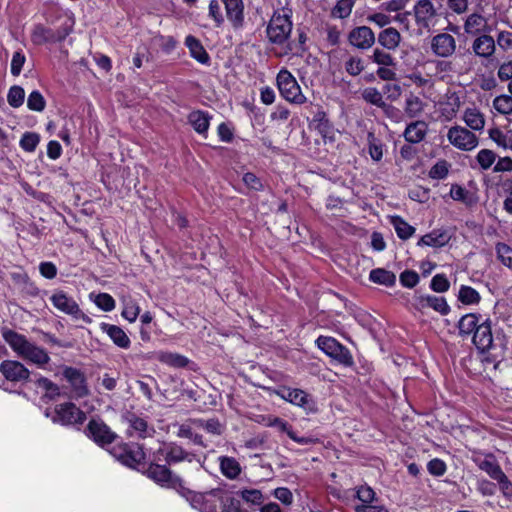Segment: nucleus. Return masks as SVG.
Here are the masks:
<instances>
[{"instance_id": "f257e3e1", "label": "nucleus", "mask_w": 512, "mask_h": 512, "mask_svg": "<svg viewBox=\"0 0 512 512\" xmlns=\"http://www.w3.org/2000/svg\"><path fill=\"white\" fill-rule=\"evenodd\" d=\"M2 337L13 352L23 360L36 365L38 368H45L51 360L48 352L44 348L28 340L23 334L4 327L2 328Z\"/></svg>"}, {"instance_id": "f03ea898", "label": "nucleus", "mask_w": 512, "mask_h": 512, "mask_svg": "<svg viewBox=\"0 0 512 512\" xmlns=\"http://www.w3.org/2000/svg\"><path fill=\"white\" fill-rule=\"evenodd\" d=\"M183 496L200 512H230L228 508L234 506V499L219 488L205 493L186 491Z\"/></svg>"}, {"instance_id": "7ed1b4c3", "label": "nucleus", "mask_w": 512, "mask_h": 512, "mask_svg": "<svg viewBox=\"0 0 512 512\" xmlns=\"http://www.w3.org/2000/svg\"><path fill=\"white\" fill-rule=\"evenodd\" d=\"M292 11L288 8H282L274 12L267 26V37L275 44H283L292 31Z\"/></svg>"}, {"instance_id": "20e7f679", "label": "nucleus", "mask_w": 512, "mask_h": 512, "mask_svg": "<svg viewBox=\"0 0 512 512\" xmlns=\"http://www.w3.org/2000/svg\"><path fill=\"white\" fill-rule=\"evenodd\" d=\"M473 462L478 468L489 475L490 478L497 481L504 494L512 491V484L505 475L495 456L492 453L482 455L475 453L472 457Z\"/></svg>"}, {"instance_id": "39448f33", "label": "nucleus", "mask_w": 512, "mask_h": 512, "mask_svg": "<svg viewBox=\"0 0 512 512\" xmlns=\"http://www.w3.org/2000/svg\"><path fill=\"white\" fill-rule=\"evenodd\" d=\"M317 347L327 356L345 367H351L354 359L347 347L333 337L319 336L316 340Z\"/></svg>"}, {"instance_id": "423d86ee", "label": "nucleus", "mask_w": 512, "mask_h": 512, "mask_svg": "<svg viewBox=\"0 0 512 512\" xmlns=\"http://www.w3.org/2000/svg\"><path fill=\"white\" fill-rule=\"evenodd\" d=\"M111 455L127 467L137 469L145 461V452L137 443H119L111 451Z\"/></svg>"}, {"instance_id": "0eeeda50", "label": "nucleus", "mask_w": 512, "mask_h": 512, "mask_svg": "<svg viewBox=\"0 0 512 512\" xmlns=\"http://www.w3.org/2000/svg\"><path fill=\"white\" fill-rule=\"evenodd\" d=\"M277 87L280 95L288 102L303 104L306 97L301 91L295 77L287 70L281 69L276 77Z\"/></svg>"}, {"instance_id": "6e6552de", "label": "nucleus", "mask_w": 512, "mask_h": 512, "mask_svg": "<svg viewBox=\"0 0 512 512\" xmlns=\"http://www.w3.org/2000/svg\"><path fill=\"white\" fill-rule=\"evenodd\" d=\"M49 299L58 311L71 316L75 320H82L85 323L92 322V319L80 309L74 298L63 290H55Z\"/></svg>"}, {"instance_id": "1a4fd4ad", "label": "nucleus", "mask_w": 512, "mask_h": 512, "mask_svg": "<svg viewBox=\"0 0 512 512\" xmlns=\"http://www.w3.org/2000/svg\"><path fill=\"white\" fill-rule=\"evenodd\" d=\"M163 460L168 465H174L180 462H193L196 459V455L192 452L186 451L182 446L177 443L170 442L164 444L163 447L159 448L154 454V460Z\"/></svg>"}, {"instance_id": "9d476101", "label": "nucleus", "mask_w": 512, "mask_h": 512, "mask_svg": "<svg viewBox=\"0 0 512 512\" xmlns=\"http://www.w3.org/2000/svg\"><path fill=\"white\" fill-rule=\"evenodd\" d=\"M415 23L421 29L429 30L441 16L431 0H418L413 7Z\"/></svg>"}, {"instance_id": "9b49d317", "label": "nucleus", "mask_w": 512, "mask_h": 512, "mask_svg": "<svg viewBox=\"0 0 512 512\" xmlns=\"http://www.w3.org/2000/svg\"><path fill=\"white\" fill-rule=\"evenodd\" d=\"M85 434L100 447L112 444L117 438V434L100 418H93L88 422Z\"/></svg>"}, {"instance_id": "f8f14e48", "label": "nucleus", "mask_w": 512, "mask_h": 512, "mask_svg": "<svg viewBox=\"0 0 512 512\" xmlns=\"http://www.w3.org/2000/svg\"><path fill=\"white\" fill-rule=\"evenodd\" d=\"M52 420L62 425L81 424L86 414L73 403L59 404L55 407Z\"/></svg>"}, {"instance_id": "ddd939ff", "label": "nucleus", "mask_w": 512, "mask_h": 512, "mask_svg": "<svg viewBox=\"0 0 512 512\" xmlns=\"http://www.w3.org/2000/svg\"><path fill=\"white\" fill-rule=\"evenodd\" d=\"M448 141L456 148L463 151H470L477 147L478 137L461 126H454L448 130Z\"/></svg>"}, {"instance_id": "4468645a", "label": "nucleus", "mask_w": 512, "mask_h": 512, "mask_svg": "<svg viewBox=\"0 0 512 512\" xmlns=\"http://www.w3.org/2000/svg\"><path fill=\"white\" fill-rule=\"evenodd\" d=\"M277 395L285 401L303 408L308 413L317 410L313 398L301 389L283 387L277 391Z\"/></svg>"}, {"instance_id": "2eb2a0df", "label": "nucleus", "mask_w": 512, "mask_h": 512, "mask_svg": "<svg viewBox=\"0 0 512 512\" xmlns=\"http://www.w3.org/2000/svg\"><path fill=\"white\" fill-rule=\"evenodd\" d=\"M123 418L128 425L127 434L130 437L145 439L155 434L154 427L145 418L131 412L126 413Z\"/></svg>"}, {"instance_id": "dca6fc26", "label": "nucleus", "mask_w": 512, "mask_h": 512, "mask_svg": "<svg viewBox=\"0 0 512 512\" xmlns=\"http://www.w3.org/2000/svg\"><path fill=\"white\" fill-rule=\"evenodd\" d=\"M0 373L10 382L23 383L30 379V371L16 360H4L0 364Z\"/></svg>"}, {"instance_id": "f3484780", "label": "nucleus", "mask_w": 512, "mask_h": 512, "mask_svg": "<svg viewBox=\"0 0 512 512\" xmlns=\"http://www.w3.org/2000/svg\"><path fill=\"white\" fill-rule=\"evenodd\" d=\"M67 34L68 33L65 30H54L52 28L45 27L42 24H37L34 26L31 32V41L35 45L56 43L63 41L66 38Z\"/></svg>"}, {"instance_id": "a211bd4d", "label": "nucleus", "mask_w": 512, "mask_h": 512, "mask_svg": "<svg viewBox=\"0 0 512 512\" xmlns=\"http://www.w3.org/2000/svg\"><path fill=\"white\" fill-rule=\"evenodd\" d=\"M431 51L441 58H448L456 51V39L448 33H439L431 39Z\"/></svg>"}, {"instance_id": "6ab92c4d", "label": "nucleus", "mask_w": 512, "mask_h": 512, "mask_svg": "<svg viewBox=\"0 0 512 512\" xmlns=\"http://www.w3.org/2000/svg\"><path fill=\"white\" fill-rule=\"evenodd\" d=\"M64 378L69 382L73 396L82 398L88 395L89 390L84 374L73 367H66L63 371Z\"/></svg>"}, {"instance_id": "aec40b11", "label": "nucleus", "mask_w": 512, "mask_h": 512, "mask_svg": "<svg viewBox=\"0 0 512 512\" xmlns=\"http://www.w3.org/2000/svg\"><path fill=\"white\" fill-rule=\"evenodd\" d=\"M463 29L465 34L473 37L484 33H491L492 31L488 18L479 13H472L468 15L464 20Z\"/></svg>"}, {"instance_id": "412c9836", "label": "nucleus", "mask_w": 512, "mask_h": 512, "mask_svg": "<svg viewBox=\"0 0 512 512\" xmlns=\"http://www.w3.org/2000/svg\"><path fill=\"white\" fill-rule=\"evenodd\" d=\"M348 41L358 49L367 50L375 43V35L370 27L359 26L350 31Z\"/></svg>"}, {"instance_id": "4be33fe9", "label": "nucleus", "mask_w": 512, "mask_h": 512, "mask_svg": "<svg viewBox=\"0 0 512 512\" xmlns=\"http://www.w3.org/2000/svg\"><path fill=\"white\" fill-rule=\"evenodd\" d=\"M472 341L476 348L481 352H485L492 347L493 335L491 330V321L489 319H486L477 326L473 333Z\"/></svg>"}, {"instance_id": "5701e85b", "label": "nucleus", "mask_w": 512, "mask_h": 512, "mask_svg": "<svg viewBox=\"0 0 512 512\" xmlns=\"http://www.w3.org/2000/svg\"><path fill=\"white\" fill-rule=\"evenodd\" d=\"M471 47L476 56L489 59L496 51V42L490 33H484L475 37Z\"/></svg>"}, {"instance_id": "b1692460", "label": "nucleus", "mask_w": 512, "mask_h": 512, "mask_svg": "<svg viewBox=\"0 0 512 512\" xmlns=\"http://www.w3.org/2000/svg\"><path fill=\"white\" fill-rule=\"evenodd\" d=\"M148 478L164 487L174 486L176 479L173 477L171 470L166 465L151 463L147 469Z\"/></svg>"}, {"instance_id": "393cba45", "label": "nucleus", "mask_w": 512, "mask_h": 512, "mask_svg": "<svg viewBox=\"0 0 512 512\" xmlns=\"http://www.w3.org/2000/svg\"><path fill=\"white\" fill-rule=\"evenodd\" d=\"M225 5L226 17L234 29L244 25V4L242 0H221Z\"/></svg>"}, {"instance_id": "a878e982", "label": "nucleus", "mask_w": 512, "mask_h": 512, "mask_svg": "<svg viewBox=\"0 0 512 512\" xmlns=\"http://www.w3.org/2000/svg\"><path fill=\"white\" fill-rule=\"evenodd\" d=\"M428 133V124L423 120L410 122L404 132L403 137L409 144H418L422 142Z\"/></svg>"}, {"instance_id": "bb28decb", "label": "nucleus", "mask_w": 512, "mask_h": 512, "mask_svg": "<svg viewBox=\"0 0 512 512\" xmlns=\"http://www.w3.org/2000/svg\"><path fill=\"white\" fill-rule=\"evenodd\" d=\"M417 301L421 309L431 308L441 315H447L450 312V306L442 296L427 294L419 296Z\"/></svg>"}, {"instance_id": "cd10ccee", "label": "nucleus", "mask_w": 512, "mask_h": 512, "mask_svg": "<svg viewBox=\"0 0 512 512\" xmlns=\"http://www.w3.org/2000/svg\"><path fill=\"white\" fill-rule=\"evenodd\" d=\"M362 99L376 107L382 108L387 116L390 112L398 113V109L392 105L386 104L381 92L375 87H367L361 93Z\"/></svg>"}, {"instance_id": "c85d7f7f", "label": "nucleus", "mask_w": 512, "mask_h": 512, "mask_svg": "<svg viewBox=\"0 0 512 512\" xmlns=\"http://www.w3.org/2000/svg\"><path fill=\"white\" fill-rule=\"evenodd\" d=\"M100 329L106 333L119 348L128 349L130 347L131 341L121 327L103 322L100 324Z\"/></svg>"}, {"instance_id": "c756f323", "label": "nucleus", "mask_w": 512, "mask_h": 512, "mask_svg": "<svg viewBox=\"0 0 512 512\" xmlns=\"http://www.w3.org/2000/svg\"><path fill=\"white\" fill-rule=\"evenodd\" d=\"M271 427H276L279 431L285 432L290 439L295 441L296 443L300 445H309L315 443L317 440L312 437H299L296 435V433L293 431L291 426L288 424V422L284 421L281 418L274 417L269 419V422L267 424Z\"/></svg>"}, {"instance_id": "7c9ffc66", "label": "nucleus", "mask_w": 512, "mask_h": 512, "mask_svg": "<svg viewBox=\"0 0 512 512\" xmlns=\"http://www.w3.org/2000/svg\"><path fill=\"white\" fill-rule=\"evenodd\" d=\"M400 32L393 27L383 29L378 34V43L385 49L395 51L401 43Z\"/></svg>"}, {"instance_id": "2f4dec72", "label": "nucleus", "mask_w": 512, "mask_h": 512, "mask_svg": "<svg viewBox=\"0 0 512 512\" xmlns=\"http://www.w3.org/2000/svg\"><path fill=\"white\" fill-rule=\"evenodd\" d=\"M185 45L188 47L191 57L196 61L205 65L209 64L210 56L197 38L188 35L185 39Z\"/></svg>"}, {"instance_id": "473e14b6", "label": "nucleus", "mask_w": 512, "mask_h": 512, "mask_svg": "<svg viewBox=\"0 0 512 512\" xmlns=\"http://www.w3.org/2000/svg\"><path fill=\"white\" fill-rule=\"evenodd\" d=\"M313 123L315 130L323 137L324 142L334 141V129L325 112H318L313 118Z\"/></svg>"}, {"instance_id": "72a5a7b5", "label": "nucleus", "mask_w": 512, "mask_h": 512, "mask_svg": "<svg viewBox=\"0 0 512 512\" xmlns=\"http://www.w3.org/2000/svg\"><path fill=\"white\" fill-rule=\"evenodd\" d=\"M211 116L208 112L201 110L192 111L188 115V122L194 128V130L201 135H205L210 126Z\"/></svg>"}, {"instance_id": "f704fd0d", "label": "nucleus", "mask_w": 512, "mask_h": 512, "mask_svg": "<svg viewBox=\"0 0 512 512\" xmlns=\"http://www.w3.org/2000/svg\"><path fill=\"white\" fill-rule=\"evenodd\" d=\"M425 103L417 95L410 93L406 96L404 113L408 118L414 119L422 114Z\"/></svg>"}, {"instance_id": "c9c22d12", "label": "nucleus", "mask_w": 512, "mask_h": 512, "mask_svg": "<svg viewBox=\"0 0 512 512\" xmlns=\"http://www.w3.org/2000/svg\"><path fill=\"white\" fill-rule=\"evenodd\" d=\"M450 196L453 200L464 203L467 206H473L478 201L474 192H471L458 184H453L451 186Z\"/></svg>"}, {"instance_id": "e433bc0d", "label": "nucleus", "mask_w": 512, "mask_h": 512, "mask_svg": "<svg viewBox=\"0 0 512 512\" xmlns=\"http://www.w3.org/2000/svg\"><path fill=\"white\" fill-rule=\"evenodd\" d=\"M219 463L220 470L225 477L229 479H235L240 475L241 466L235 458L221 456L219 457Z\"/></svg>"}, {"instance_id": "4c0bfd02", "label": "nucleus", "mask_w": 512, "mask_h": 512, "mask_svg": "<svg viewBox=\"0 0 512 512\" xmlns=\"http://www.w3.org/2000/svg\"><path fill=\"white\" fill-rule=\"evenodd\" d=\"M369 280L379 285L391 287L396 282V276L389 270L376 268L370 271Z\"/></svg>"}, {"instance_id": "58836bf2", "label": "nucleus", "mask_w": 512, "mask_h": 512, "mask_svg": "<svg viewBox=\"0 0 512 512\" xmlns=\"http://www.w3.org/2000/svg\"><path fill=\"white\" fill-rule=\"evenodd\" d=\"M463 120L468 127L475 131H481L485 126L484 115L476 108H467Z\"/></svg>"}, {"instance_id": "ea45409f", "label": "nucleus", "mask_w": 512, "mask_h": 512, "mask_svg": "<svg viewBox=\"0 0 512 512\" xmlns=\"http://www.w3.org/2000/svg\"><path fill=\"white\" fill-rule=\"evenodd\" d=\"M449 240V237L440 231L434 230L428 234L422 236L417 245L418 246H430V247H442Z\"/></svg>"}, {"instance_id": "a19ab883", "label": "nucleus", "mask_w": 512, "mask_h": 512, "mask_svg": "<svg viewBox=\"0 0 512 512\" xmlns=\"http://www.w3.org/2000/svg\"><path fill=\"white\" fill-rule=\"evenodd\" d=\"M390 223L394 227L397 236L402 240L409 239L415 233V228L400 216H392Z\"/></svg>"}, {"instance_id": "79ce46f5", "label": "nucleus", "mask_w": 512, "mask_h": 512, "mask_svg": "<svg viewBox=\"0 0 512 512\" xmlns=\"http://www.w3.org/2000/svg\"><path fill=\"white\" fill-rule=\"evenodd\" d=\"M479 322V318L476 314L470 313L461 317L458 322L459 334L461 336L470 335L474 333Z\"/></svg>"}, {"instance_id": "37998d69", "label": "nucleus", "mask_w": 512, "mask_h": 512, "mask_svg": "<svg viewBox=\"0 0 512 512\" xmlns=\"http://www.w3.org/2000/svg\"><path fill=\"white\" fill-rule=\"evenodd\" d=\"M157 359L173 367H185L188 364V359L185 356L171 352L161 351L157 354Z\"/></svg>"}, {"instance_id": "c03bdc74", "label": "nucleus", "mask_w": 512, "mask_h": 512, "mask_svg": "<svg viewBox=\"0 0 512 512\" xmlns=\"http://www.w3.org/2000/svg\"><path fill=\"white\" fill-rule=\"evenodd\" d=\"M458 300L465 305L478 304L481 296L474 288L462 285L459 289Z\"/></svg>"}, {"instance_id": "a18cd8bd", "label": "nucleus", "mask_w": 512, "mask_h": 512, "mask_svg": "<svg viewBox=\"0 0 512 512\" xmlns=\"http://www.w3.org/2000/svg\"><path fill=\"white\" fill-rule=\"evenodd\" d=\"M237 494L241 497V499L251 505L260 506L263 504L264 496L262 491L259 489H242L237 492Z\"/></svg>"}, {"instance_id": "49530a36", "label": "nucleus", "mask_w": 512, "mask_h": 512, "mask_svg": "<svg viewBox=\"0 0 512 512\" xmlns=\"http://www.w3.org/2000/svg\"><path fill=\"white\" fill-rule=\"evenodd\" d=\"M371 60L379 66H396L395 58L383 49L376 48L370 56Z\"/></svg>"}, {"instance_id": "de8ad7c7", "label": "nucleus", "mask_w": 512, "mask_h": 512, "mask_svg": "<svg viewBox=\"0 0 512 512\" xmlns=\"http://www.w3.org/2000/svg\"><path fill=\"white\" fill-rule=\"evenodd\" d=\"M493 108L500 114H512V95H499L493 100Z\"/></svg>"}, {"instance_id": "09e8293b", "label": "nucleus", "mask_w": 512, "mask_h": 512, "mask_svg": "<svg viewBox=\"0 0 512 512\" xmlns=\"http://www.w3.org/2000/svg\"><path fill=\"white\" fill-rule=\"evenodd\" d=\"M35 383L38 388L45 390V397L50 400L55 399L60 394L59 387L46 377H39Z\"/></svg>"}, {"instance_id": "8fccbe9b", "label": "nucleus", "mask_w": 512, "mask_h": 512, "mask_svg": "<svg viewBox=\"0 0 512 512\" xmlns=\"http://www.w3.org/2000/svg\"><path fill=\"white\" fill-rule=\"evenodd\" d=\"M25 99V91L21 86L14 85L10 87L7 94V102L13 108H19L23 105Z\"/></svg>"}, {"instance_id": "3c124183", "label": "nucleus", "mask_w": 512, "mask_h": 512, "mask_svg": "<svg viewBox=\"0 0 512 512\" xmlns=\"http://www.w3.org/2000/svg\"><path fill=\"white\" fill-rule=\"evenodd\" d=\"M354 6V0H339L332 9V16L344 19L350 16Z\"/></svg>"}, {"instance_id": "603ef678", "label": "nucleus", "mask_w": 512, "mask_h": 512, "mask_svg": "<svg viewBox=\"0 0 512 512\" xmlns=\"http://www.w3.org/2000/svg\"><path fill=\"white\" fill-rule=\"evenodd\" d=\"M368 152L374 161H380L383 157V144L373 133L368 134Z\"/></svg>"}, {"instance_id": "864d4df0", "label": "nucleus", "mask_w": 512, "mask_h": 512, "mask_svg": "<svg viewBox=\"0 0 512 512\" xmlns=\"http://www.w3.org/2000/svg\"><path fill=\"white\" fill-rule=\"evenodd\" d=\"M40 142V136L35 132H26L22 135L19 145L26 152H34Z\"/></svg>"}, {"instance_id": "5fc2aeb1", "label": "nucleus", "mask_w": 512, "mask_h": 512, "mask_svg": "<svg viewBox=\"0 0 512 512\" xmlns=\"http://www.w3.org/2000/svg\"><path fill=\"white\" fill-rule=\"evenodd\" d=\"M27 107L32 111L42 112L46 107V100L38 90H34L28 96Z\"/></svg>"}, {"instance_id": "6e6d98bb", "label": "nucleus", "mask_w": 512, "mask_h": 512, "mask_svg": "<svg viewBox=\"0 0 512 512\" xmlns=\"http://www.w3.org/2000/svg\"><path fill=\"white\" fill-rule=\"evenodd\" d=\"M495 249L499 261L504 266L512 269V248L505 243H497Z\"/></svg>"}, {"instance_id": "4d7b16f0", "label": "nucleus", "mask_w": 512, "mask_h": 512, "mask_svg": "<svg viewBox=\"0 0 512 512\" xmlns=\"http://www.w3.org/2000/svg\"><path fill=\"white\" fill-rule=\"evenodd\" d=\"M364 69V63L360 57L350 56L345 62V71L351 76L360 75Z\"/></svg>"}, {"instance_id": "13d9d810", "label": "nucleus", "mask_w": 512, "mask_h": 512, "mask_svg": "<svg viewBox=\"0 0 512 512\" xmlns=\"http://www.w3.org/2000/svg\"><path fill=\"white\" fill-rule=\"evenodd\" d=\"M477 162L483 170L489 169L495 162L496 154L489 149H482L476 156Z\"/></svg>"}, {"instance_id": "bf43d9fd", "label": "nucleus", "mask_w": 512, "mask_h": 512, "mask_svg": "<svg viewBox=\"0 0 512 512\" xmlns=\"http://www.w3.org/2000/svg\"><path fill=\"white\" fill-rule=\"evenodd\" d=\"M430 288L434 291V292H437V293H444L446 291L449 290L450 288V282L449 280L447 279L446 275L441 273V274H436L435 276H433L432 280H431V283H430Z\"/></svg>"}, {"instance_id": "052dcab7", "label": "nucleus", "mask_w": 512, "mask_h": 512, "mask_svg": "<svg viewBox=\"0 0 512 512\" xmlns=\"http://www.w3.org/2000/svg\"><path fill=\"white\" fill-rule=\"evenodd\" d=\"M94 303L98 308L105 312H110L115 308V300L108 293H99L96 296Z\"/></svg>"}, {"instance_id": "680f3d73", "label": "nucleus", "mask_w": 512, "mask_h": 512, "mask_svg": "<svg viewBox=\"0 0 512 512\" xmlns=\"http://www.w3.org/2000/svg\"><path fill=\"white\" fill-rule=\"evenodd\" d=\"M197 425L203 429H205L208 433L213 435H220L223 431V427L218 419H208V420H197Z\"/></svg>"}, {"instance_id": "e2e57ef3", "label": "nucleus", "mask_w": 512, "mask_h": 512, "mask_svg": "<svg viewBox=\"0 0 512 512\" xmlns=\"http://www.w3.org/2000/svg\"><path fill=\"white\" fill-rule=\"evenodd\" d=\"M489 137L500 147L508 149L509 140H510V131L504 134L497 128L490 129Z\"/></svg>"}, {"instance_id": "0e129e2a", "label": "nucleus", "mask_w": 512, "mask_h": 512, "mask_svg": "<svg viewBox=\"0 0 512 512\" xmlns=\"http://www.w3.org/2000/svg\"><path fill=\"white\" fill-rule=\"evenodd\" d=\"M25 62L26 57L21 50L14 52L11 60V74L13 76H19Z\"/></svg>"}, {"instance_id": "69168bd1", "label": "nucleus", "mask_w": 512, "mask_h": 512, "mask_svg": "<svg viewBox=\"0 0 512 512\" xmlns=\"http://www.w3.org/2000/svg\"><path fill=\"white\" fill-rule=\"evenodd\" d=\"M402 286L407 288H414L419 282V275L413 270H405L399 277Z\"/></svg>"}, {"instance_id": "338daca9", "label": "nucleus", "mask_w": 512, "mask_h": 512, "mask_svg": "<svg viewBox=\"0 0 512 512\" xmlns=\"http://www.w3.org/2000/svg\"><path fill=\"white\" fill-rule=\"evenodd\" d=\"M374 490L367 485L360 486L356 491V497L362 502V504H371L375 500Z\"/></svg>"}, {"instance_id": "774afa93", "label": "nucleus", "mask_w": 512, "mask_h": 512, "mask_svg": "<svg viewBox=\"0 0 512 512\" xmlns=\"http://www.w3.org/2000/svg\"><path fill=\"white\" fill-rule=\"evenodd\" d=\"M495 42H496V45H498V47L503 51L512 50V32H510V31L499 32Z\"/></svg>"}]
</instances>
